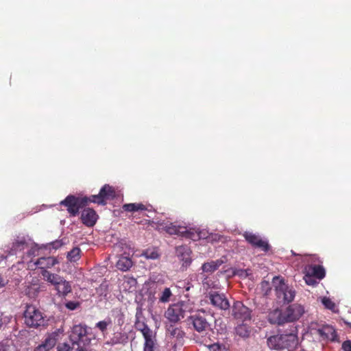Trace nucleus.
Returning <instances> with one entry per match:
<instances>
[{
    "label": "nucleus",
    "mask_w": 351,
    "mask_h": 351,
    "mask_svg": "<svg viewBox=\"0 0 351 351\" xmlns=\"http://www.w3.org/2000/svg\"><path fill=\"white\" fill-rule=\"evenodd\" d=\"M267 343L271 349H287L289 351H291L297 347L298 339L295 333L291 332L270 336L267 338Z\"/></svg>",
    "instance_id": "1"
},
{
    "label": "nucleus",
    "mask_w": 351,
    "mask_h": 351,
    "mask_svg": "<svg viewBox=\"0 0 351 351\" xmlns=\"http://www.w3.org/2000/svg\"><path fill=\"white\" fill-rule=\"evenodd\" d=\"M25 324L29 328H37L45 324L43 312L35 305L27 304L23 313Z\"/></svg>",
    "instance_id": "2"
},
{
    "label": "nucleus",
    "mask_w": 351,
    "mask_h": 351,
    "mask_svg": "<svg viewBox=\"0 0 351 351\" xmlns=\"http://www.w3.org/2000/svg\"><path fill=\"white\" fill-rule=\"evenodd\" d=\"M273 286L277 298L284 303L292 302L295 295V291L289 287L285 282V279L281 276H274L272 280Z\"/></svg>",
    "instance_id": "3"
},
{
    "label": "nucleus",
    "mask_w": 351,
    "mask_h": 351,
    "mask_svg": "<svg viewBox=\"0 0 351 351\" xmlns=\"http://www.w3.org/2000/svg\"><path fill=\"white\" fill-rule=\"evenodd\" d=\"M89 203V197H77L75 195H69L64 200L60 202V205L66 207L68 213L72 217H75L79 214L80 208L87 206Z\"/></svg>",
    "instance_id": "4"
},
{
    "label": "nucleus",
    "mask_w": 351,
    "mask_h": 351,
    "mask_svg": "<svg viewBox=\"0 0 351 351\" xmlns=\"http://www.w3.org/2000/svg\"><path fill=\"white\" fill-rule=\"evenodd\" d=\"M69 339L72 343V349H75V346L86 347L90 342V339L87 337L86 328L80 324L75 325L72 328Z\"/></svg>",
    "instance_id": "5"
},
{
    "label": "nucleus",
    "mask_w": 351,
    "mask_h": 351,
    "mask_svg": "<svg viewBox=\"0 0 351 351\" xmlns=\"http://www.w3.org/2000/svg\"><path fill=\"white\" fill-rule=\"evenodd\" d=\"M207 316L206 311L201 310L189 317L195 330L199 333H205L206 336L212 332L210 324L206 318Z\"/></svg>",
    "instance_id": "6"
},
{
    "label": "nucleus",
    "mask_w": 351,
    "mask_h": 351,
    "mask_svg": "<svg viewBox=\"0 0 351 351\" xmlns=\"http://www.w3.org/2000/svg\"><path fill=\"white\" fill-rule=\"evenodd\" d=\"M88 197L90 203L104 206L107 204V201L112 200L116 197V191L112 186L104 184L100 189L99 194L90 195Z\"/></svg>",
    "instance_id": "7"
},
{
    "label": "nucleus",
    "mask_w": 351,
    "mask_h": 351,
    "mask_svg": "<svg viewBox=\"0 0 351 351\" xmlns=\"http://www.w3.org/2000/svg\"><path fill=\"white\" fill-rule=\"evenodd\" d=\"M165 231L169 234H176L183 237L191 239L195 241L200 238L197 233H195L191 230H187L184 226H176L173 223H170L165 227Z\"/></svg>",
    "instance_id": "8"
},
{
    "label": "nucleus",
    "mask_w": 351,
    "mask_h": 351,
    "mask_svg": "<svg viewBox=\"0 0 351 351\" xmlns=\"http://www.w3.org/2000/svg\"><path fill=\"white\" fill-rule=\"evenodd\" d=\"M208 298L213 306L221 310H228L230 306L228 298L223 293H219L217 291H210Z\"/></svg>",
    "instance_id": "9"
},
{
    "label": "nucleus",
    "mask_w": 351,
    "mask_h": 351,
    "mask_svg": "<svg viewBox=\"0 0 351 351\" xmlns=\"http://www.w3.org/2000/svg\"><path fill=\"white\" fill-rule=\"evenodd\" d=\"M232 315L236 319L245 322L250 320L251 311L241 302L236 301L232 306Z\"/></svg>",
    "instance_id": "10"
},
{
    "label": "nucleus",
    "mask_w": 351,
    "mask_h": 351,
    "mask_svg": "<svg viewBox=\"0 0 351 351\" xmlns=\"http://www.w3.org/2000/svg\"><path fill=\"white\" fill-rule=\"evenodd\" d=\"M245 240L253 247L259 248L265 252L270 250V245L267 241L263 240L259 236L250 232L243 234Z\"/></svg>",
    "instance_id": "11"
},
{
    "label": "nucleus",
    "mask_w": 351,
    "mask_h": 351,
    "mask_svg": "<svg viewBox=\"0 0 351 351\" xmlns=\"http://www.w3.org/2000/svg\"><path fill=\"white\" fill-rule=\"evenodd\" d=\"M165 317L171 323L176 324L180 321L184 317V311L181 306L178 304H173L169 306L165 313Z\"/></svg>",
    "instance_id": "12"
},
{
    "label": "nucleus",
    "mask_w": 351,
    "mask_h": 351,
    "mask_svg": "<svg viewBox=\"0 0 351 351\" xmlns=\"http://www.w3.org/2000/svg\"><path fill=\"white\" fill-rule=\"evenodd\" d=\"M286 322H292L298 319L304 313L303 307L297 304L289 305L284 311Z\"/></svg>",
    "instance_id": "13"
},
{
    "label": "nucleus",
    "mask_w": 351,
    "mask_h": 351,
    "mask_svg": "<svg viewBox=\"0 0 351 351\" xmlns=\"http://www.w3.org/2000/svg\"><path fill=\"white\" fill-rule=\"evenodd\" d=\"M80 219L85 226L92 227L96 223L98 215L93 208H86L82 211Z\"/></svg>",
    "instance_id": "14"
},
{
    "label": "nucleus",
    "mask_w": 351,
    "mask_h": 351,
    "mask_svg": "<svg viewBox=\"0 0 351 351\" xmlns=\"http://www.w3.org/2000/svg\"><path fill=\"white\" fill-rule=\"evenodd\" d=\"M193 339L196 343L206 346L209 351H222L221 346L218 343H209L210 339L206 335H194Z\"/></svg>",
    "instance_id": "15"
},
{
    "label": "nucleus",
    "mask_w": 351,
    "mask_h": 351,
    "mask_svg": "<svg viewBox=\"0 0 351 351\" xmlns=\"http://www.w3.org/2000/svg\"><path fill=\"white\" fill-rule=\"evenodd\" d=\"M122 209L125 212H136L139 210H147L149 213H154L151 206H146L142 203H130L122 206Z\"/></svg>",
    "instance_id": "16"
},
{
    "label": "nucleus",
    "mask_w": 351,
    "mask_h": 351,
    "mask_svg": "<svg viewBox=\"0 0 351 351\" xmlns=\"http://www.w3.org/2000/svg\"><path fill=\"white\" fill-rule=\"evenodd\" d=\"M58 282L59 284H56L55 289L57 291L59 296L66 297L72 291L71 285L63 277Z\"/></svg>",
    "instance_id": "17"
},
{
    "label": "nucleus",
    "mask_w": 351,
    "mask_h": 351,
    "mask_svg": "<svg viewBox=\"0 0 351 351\" xmlns=\"http://www.w3.org/2000/svg\"><path fill=\"white\" fill-rule=\"evenodd\" d=\"M58 263V261L54 257H42L38 259L36 265L42 270H47L48 268L53 267Z\"/></svg>",
    "instance_id": "18"
},
{
    "label": "nucleus",
    "mask_w": 351,
    "mask_h": 351,
    "mask_svg": "<svg viewBox=\"0 0 351 351\" xmlns=\"http://www.w3.org/2000/svg\"><path fill=\"white\" fill-rule=\"evenodd\" d=\"M268 319L271 324L278 325H282L286 322L284 312L278 309L271 312L268 315Z\"/></svg>",
    "instance_id": "19"
},
{
    "label": "nucleus",
    "mask_w": 351,
    "mask_h": 351,
    "mask_svg": "<svg viewBox=\"0 0 351 351\" xmlns=\"http://www.w3.org/2000/svg\"><path fill=\"white\" fill-rule=\"evenodd\" d=\"M223 263L221 259L211 261L210 262L204 263L202 265L203 272L212 274Z\"/></svg>",
    "instance_id": "20"
},
{
    "label": "nucleus",
    "mask_w": 351,
    "mask_h": 351,
    "mask_svg": "<svg viewBox=\"0 0 351 351\" xmlns=\"http://www.w3.org/2000/svg\"><path fill=\"white\" fill-rule=\"evenodd\" d=\"M56 343V340L54 337H48L41 344L36 347L34 351H49L55 346Z\"/></svg>",
    "instance_id": "21"
},
{
    "label": "nucleus",
    "mask_w": 351,
    "mask_h": 351,
    "mask_svg": "<svg viewBox=\"0 0 351 351\" xmlns=\"http://www.w3.org/2000/svg\"><path fill=\"white\" fill-rule=\"evenodd\" d=\"M40 274L45 280L54 286H56V284H59L58 281L61 280V278H62L58 274L51 273L48 270H42L40 271Z\"/></svg>",
    "instance_id": "22"
},
{
    "label": "nucleus",
    "mask_w": 351,
    "mask_h": 351,
    "mask_svg": "<svg viewBox=\"0 0 351 351\" xmlns=\"http://www.w3.org/2000/svg\"><path fill=\"white\" fill-rule=\"evenodd\" d=\"M132 266V260L124 256H121L118 261L117 262L116 267L118 269L125 271L129 270Z\"/></svg>",
    "instance_id": "23"
},
{
    "label": "nucleus",
    "mask_w": 351,
    "mask_h": 351,
    "mask_svg": "<svg viewBox=\"0 0 351 351\" xmlns=\"http://www.w3.org/2000/svg\"><path fill=\"white\" fill-rule=\"evenodd\" d=\"M27 247V243L26 239L24 237H17L12 243L11 250L14 253H16L19 251L23 250Z\"/></svg>",
    "instance_id": "24"
},
{
    "label": "nucleus",
    "mask_w": 351,
    "mask_h": 351,
    "mask_svg": "<svg viewBox=\"0 0 351 351\" xmlns=\"http://www.w3.org/2000/svg\"><path fill=\"white\" fill-rule=\"evenodd\" d=\"M167 331L171 337L176 338L178 340L182 339L185 335L181 328L176 327L171 324L167 326Z\"/></svg>",
    "instance_id": "25"
},
{
    "label": "nucleus",
    "mask_w": 351,
    "mask_h": 351,
    "mask_svg": "<svg viewBox=\"0 0 351 351\" xmlns=\"http://www.w3.org/2000/svg\"><path fill=\"white\" fill-rule=\"evenodd\" d=\"M310 274L315 277L316 279L322 280L326 276V271L322 265H311L309 266L308 271Z\"/></svg>",
    "instance_id": "26"
},
{
    "label": "nucleus",
    "mask_w": 351,
    "mask_h": 351,
    "mask_svg": "<svg viewBox=\"0 0 351 351\" xmlns=\"http://www.w3.org/2000/svg\"><path fill=\"white\" fill-rule=\"evenodd\" d=\"M236 333L240 337H247L250 335V330L249 326L245 324L238 325L236 328Z\"/></svg>",
    "instance_id": "27"
},
{
    "label": "nucleus",
    "mask_w": 351,
    "mask_h": 351,
    "mask_svg": "<svg viewBox=\"0 0 351 351\" xmlns=\"http://www.w3.org/2000/svg\"><path fill=\"white\" fill-rule=\"evenodd\" d=\"M80 252L81 250L79 247H73L70 252H68V260L71 262H76L80 258Z\"/></svg>",
    "instance_id": "28"
},
{
    "label": "nucleus",
    "mask_w": 351,
    "mask_h": 351,
    "mask_svg": "<svg viewBox=\"0 0 351 351\" xmlns=\"http://www.w3.org/2000/svg\"><path fill=\"white\" fill-rule=\"evenodd\" d=\"M143 255L148 259H157L159 258V254L155 249H147L143 252Z\"/></svg>",
    "instance_id": "29"
},
{
    "label": "nucleus",
    "mask_w": 351,
    "mask_h": 351,
    "mask_svg": "<svg viewBox=\"0 0 351 351\" xmlns=\"http://www.w3.org/2000/svg\"><path fill=\"white\" fill-rule=\"evenodd\" d=\"M112 324V321L110 318H108L107 319L100 321L96 324V327L99 328V330L102 332L105 333L107 330L108 326Z\"/></svg>",
    "instance_id": "30"
},
{
    "label": "nucleus",
    "mask_w": 351,
    "mask_h": 351,
    "mask_svg": "<svg viewBox=\"0 0 351 351\" xmlns=\"http://www.w3.org/2000/svg\"><path fill=\"white\" fill-rule=\"evenodd\" d=\"M171 295L172 293L170 289L167 287L161 293V295L159 298V301L163 303L168 302L170 300Z\"/></svg>",
    "instance_id": "31"
},
{
    "label": "nucleus",
    "mask_w": 351,
    "mask_h": 351,
    "mask_svg": "<svg viewBox=\"0 0 351 351\" xmlns=\"http://www.w3.org/2000/svg\"><path fill=\"white\" fill-rule=\"evenodd\" d=\"M304 279L305 280V282L308 285L315 286L318 284V282L315 279V277L313 276L311 274H310L309 271H307V274H305Z\"/></svg>",
    "instance_id": "32"
},
{
    "label": "nucleus",
    "mask_w": 351,
    "mask_h": 351,
    "mask_svg": "<svg viewBox=\"0 0 351 351\" xmlns=\"http://www.w3.org/2000/svg\"><path fill=\"white\" fill-rule=\"evenodd\" d=\"M202 286L204 289L208 290L215 287V282L210 278L204 275Z\"/></svg>",
    "instance_id": "33"
},
{
    "label": "nucleus",
    "mask_w": 351,
    "mask_h": 351,
    "mask_svg": "<svg viewBox=\"0 0 351 351\" xmlns=\"http://www.w3.org/2000/svg\"><path fill=\"white\" fill-rule=\"evenodd\" d=\"M39 291V288L36 287V285H32L27 287L25 289V293L30 298L35 297Z\"/></svg>",
    "instance_id": "34"
},
{
    "label": "nucleus",
    "mask_w": 351,
    "mask_h": 351,
    "mask_svg": "<svg viewBox=\"0 0 351 351\" xmlns=\"http://www.w3.org/2000/svg\"><path fill=\"white\" fill-rule=\"evenodd\" d=\"M142 335H143L145 340L156 338L155 332L149 328L143 329Z\"/></svg>",
    "instance_id": "35"
},
{
    "label": "nucleus",
    "mask_w": 351,
    "mask_h": 351,
    "mask_svg": "<svg viewBox=\"0 0 351 351\" xmlns=\"http://www.w3.org/2000/svg\"><path fill=\"white\" fill-rule=\"evenodd\" d=\"M155 341L156 338L145 340L144 351H154Z\"/></svg>",
    "instance_id": "36"
},
{
    "label": "nucleus",
    "mask_w": 351,
    "mask_h": 351,
    "mask_svg": "<svg viewBox=\"0 0 351 351\" xmlns=\"http://www.w3.org/2000/svg\"><path fill=\"white\" fill-rule=\"evenodd\" d=\"M261 289L264 295H268L271 289L269 282L267 280H263L261 282Z\"/></svg>",
    "instance_id": "37"
},
{
    "label": "nucleus",
    "mask_w": 351,
    "mask_h": 351,
    "mask_svg": "<svg viewBox=\"0 0 351 351\" xmlns=\"http://www.w3.org/2000/svg\"><path fill=\"white\" fill-rule=\"evenodd\" d=\"M322 304L325 306L326 308L333 310L335 307V303L328 298L324 297L322 299Z\"/></svg>",
    "instance_id": "38"
},
{
    "label": "nucleus",
    "mask_w": 351,
    "mask_h": 351,
    "mask_svg": "<svg viewBox=\"0 0 351 351\" xmlns=\"http://www.w3.org/2000/svg\"><path fill=\"white\" fill-rule=\"evenodd\" d=\"M80 303L77 301H68L65 303L66 308L71 311H73L80 307Z\"/></svg>",
    "instance_id": "39"
},
{
    "label": "nucleus",
    "mask_w": 351,
    "mask_h": 351,
    "mask_svg": "<svg viewBox=\"0 0 351 351\" xmlns=\"http://www.w3.org/2000/svg\"><path fill=\"white\" fill-rule=\"evenodd\" d=\"M135 328L137 330H139L142 332V330L143 329H145V328H149L148 326L144 323V322H137L135 323Z\"/></svg>",
    "instance_id": "40"
},
{
    "label": "nucleus",
    "mask_w": 351,
    "mask_h": 351,
    "mask_svg": "<svg viewBox=\"0 0 351 351\" xmlns=\"http://www.w3.org/2000/svg\"><path fill=\"white\" fill-rule=\"evenodd\" d=\"M58 351H71V348L68 343H62L58 345L57 348Z\"/></svg>",
    "instance_id": "41"
},
{
    "label": "nucleus",
    "mask_w": 351,
    "mask_h": 351,
    "mask_svg": "<svg viewBox=\"0 0 351 351\" xmlns=\"http://www.w3.org/2000/svg\"><path fill=\"white\" fill-rule=\"evenodd\" d=\"M342 349L344 351H351V341L349 340L345 341L342 343Z\"/></svg>",
    "instance_id": "42"
},
{
    "label": "nucleus",
    "mask_w": 351,
    "mask_h": 351,
    "mask_svg": "<svg viewBox=\"0 0 351 351\" xmlns=\"http://www.w3.org/2000/svg\"><path fill=\"white\" fill-rule=\"evenodd\" d=\"M62 245V243L59 241H56L52 243L53 247L55 249L59 248Z\"/></svg>",
    "instance_id": "43"
},
{
    "label": "nucleus",
    "mask_w": 351,
    "mask_h": 351,
    "mask_svg": "<svg viewBox=\"0 0 351 351\" xmlns=\"http://www.w3.org/2000/svg\"><path fill=\"white\" fill-rule=\"evenodd\" d=\"M0 351H8V348L3 345H0Z\"/></svg>",
    "instance_id": "44"
},
{
    "label": "nucleus",
    "mask_w": 351,
    "mask_h": 351,
    "mask_svg": "<svg viewBox=\"0 0 351 351\" xmlns=\"http://www.w3.org/2000/svg\"><path fill=\"white\" fill-rule=\"evenodd\" d=\"M5 285V282L3 280V278L0 276V287H3Z\"/></svg>",
    "instance_id": "45"
},
{
    "label": "nucleus",
    "mask_w": 351,
    "mask_h": 351,
    "mask_svg": "<svg viewBox=\"0 0 351 351\" xmlns=\"http://www.w3.org/2000/svg\"><path fill=\"white\" fill-rule=\"evenodd\" d=\"M111 341H112V344H117V343H120V341L118 339H115L114 338H112L111 339Z\"/></svg>",
    "instance_id": "46"
},
{
    "label": "nucleus",
    "mask_w": 351,
    "mask_h": 351,
    "mask_svg": "<svg viewBox=\"0 0 351 351\" xmlns=\"http://www.w3.org/2000/svg\"><path fill=\"white\" fill-rule=\"evenodd\" d=\"M191 287V286L189 285V283H188L186 286L184 287L186 291H189L190 290Z\"/></svg>",
    "instance_id": "47"
},
{
    "label": "nucleus",
    "mask_w": 351,
    "mask_h": 351,
    "mask_svg": "<svg viewBox=\"0 0 351 351\" xmlns=\"http://www.w3.org/2000/svg\"><path fill=\"white\" fill-rule=\"evenodd\" d=\"M344 323L346 324V326H348L351 329V322L344 321Z\"/></svg>",
    "instance_id": "48"
},
{
    "label": "nucleus",
    "mask_w": 351,
    "mask_h": 351,
    "mask_svg": "<svg viewBox=\"0 0 351 351\" xmlns=\"http://www.w3.org/2000/svg\"><path fill=\"white\" fill-rule=\"evenodd\" d=\"M147 216L148 217H152V216H151V215H147Z\"/></svg>",
    "instance_id": "49"
}]
</instances>
